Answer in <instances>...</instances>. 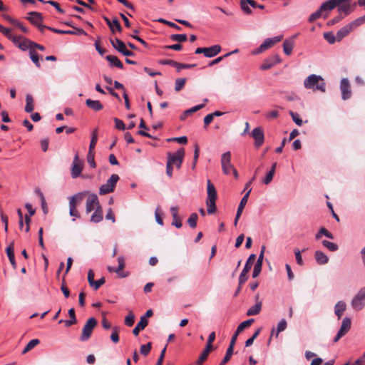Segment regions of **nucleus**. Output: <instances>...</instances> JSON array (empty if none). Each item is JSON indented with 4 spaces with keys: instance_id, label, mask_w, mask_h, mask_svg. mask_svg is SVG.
I'll use <instances>...</instances> for the list:
<instances>
[{
    "instance_id": "obj_22",
    "label": "nucleus",
    "mask_w": 365,
    "mask_h": 365,
    "mask_svg": "<svg viewBox=\"0 0 365 365\" xmlns=\"http://www.w3.org/2000/svg\"><path fill=\"white\" fill-rule=\"evenodd\" d=\"M85 192H78L69 197V207H76L81 203Z\"/></svg>"
},
{
    "instance_id": "obj_18",
    "label": "nucleus",
    "mask_w": 365,
    "mask_h": 365,
    "mask_svg": "<svg viewBox=\"0 0 365 365\" xmlns=\"http://www.w3.org/2000/svg\"><path fill=\"white\" fill-rule=\"evenodd\" d=\"M6 255L9 257V262L12 265V267L16 269V262L15 260L14 255V242H11L9 245L6 249Z\"/></svg>"
},
{
    "instance_id": "obj_39",
    "label": "nucleus",
    "mask_w": 365,
    "mask_h": 365,
    "mask_svg": "<svg viewBox=\"0 0 365 365\" xmlns=\"http://www.w3.org/2000/svg\"><path fill=\"white\" fill-rule=\"evenodd\" d=\"M118 267L115 269V272L118 274L120 275V277H126V274H120V272L124 269L125 267V259L123 257H119L118 258Z\"/></svg>"
},
{
    "instance_id": "obj_37",
    "label": "nucleus",
    "mask_w": 365,
    "mask_h": 365,
    "mask_svg": "<svg viewBox=\"0 0 365 365\" xmlns=\"http://www.w3.org/2000/svg\"><path fill=\"white\" fill-rule=\"evenodd\" d=\"M262 309V302H259L254 306L251 307L247 312V316H254L258 314Z\"/></svg>"
},
{
    "instance_id": "obj_31",
    "label": "nucleus",
    "mask_w": 365,
    "mask_h": 365,
    "mask_svg": "<svg viewBox=\"0 0 365 365\" xmlns=\"http://www.w3.org/2000/svg\"><path fill=\"white\" fill-rule=\"evenodd\" d=\"M346 305L345 302L339 301L336 303L334 307V312L339 319L343 315L344 312L346 310Z\"/></svg>"
},
{
    "instance_id": "obj_16",
    "label": "nucleus",
    "mask_w": 365,
    "mask_h": 365,
    "mask_svg": "<svg viewBox=\"0 0 365 365\" xmlns=\"http://www.w3.org/2000/svg\"><path fill=\"white\" fill-rule=\"evenodd\" d=\"M281 59L279 55L274 54L264 61L262 64L260 66V69L263 71L270 69L275 64L279 63Z\"/></svg>"
},
{
    "instance_id": "obj_12",
    "label": "nucleus",
    "mask_w": 365,
    "mask_h": 365,
    "mask_svg": "<svg viewBox=\"0 0 365 365\" xmlns=\"http://www.w3.org/2000/svg\"><path fill=\"white\" fill-rule=\"evenodd\" d=\"M98 207H101L98 200V197L96 194H90L86 204V212L89 213L93 210H96Z\"/></svg>"
},
{
    "instance_id": "obj_29",
    "label": "nucleus",
    "mask_w": 365,
    "mask_h": 365,
    "mask_svg": "<svg viewBox=\"0 0 365 365\" xmlns=\"http://www.w3.org/2000/svg\"><path fill=\"white\" fill-rule=\"evenodd\" d=\"M250 192H251V189H249L247 190V192H246V194L241 199V201H240V202L239 204V206H238V208H237V213H238V215H242V213L243 212V210H244L246 204L247 203L248 198H249Z\"/></svg>"
},
{
    "instance_id": "obj_49",
    "label": "nucleus",
    "mask_w": 365,
    "mask_h": 365,
    "mask_svg": "<svg viewBox=\"0 0 365 365\" xmlns=\"http://www.w3.org/2000/svg\"><path fill=\"white\" fill-rule=\"evenodd\" d=\"M216 201H209L206 200V205L207 207V213L208 214H213L216 211Z\"/></svg>"
},
{
    "instance_id": "obj_33",
    "label": "nucleus",
    "mask_w": 365,
    "mask_h": 365,
    "mask_svg": "<svg viewBox=\"0 0 365 365\" xmlns=\"http://www.w3.org/2000/svg\"><path fill=\"white\" fill-rule=\"evenodd\" d=\"M103 210L101 207H98V208L95 210L93 214L91 215V221L94 223L100 222L103 220Z\"/></svg>"
},
{
    "instance_id": "obj_62",
    "label": "nucleus",
    "mask_w": 365,
    "mask_h": 365,
    "mask_svg": "<svg viewBox=\"0 0 365 365\" xmlns=\"http://www.w3.org/2000/svg\"><path fill=\"white\" fill-rule=\"evenodd\" d=\"M112 28L115 30V32L117 31L118 32H121L122 31V27L120 24V22L118 20L117 18H114L113 20H112Z\"/></svg>"
},
{
    "instance_id": "obj_41",
    "label": "nucleus",
    "mask_w": 365,
    "mask_h": 365,
    "mask_svg": "<svg viewBox=\"0 0 365 365\" xmlns=\"http://www.w3.org/2000/svg\"><path fill=\"white\" fill-rule=\"evenodd\" d=\"M29 56H30V58H31V61L36 65V66L38 67V68H40L41 67V64L39 63L38 55L35 51V50L30 49V51H29Z\"/></svg>"
},
{
    "instance_id": "obj_52",
    "label": "nucleus",
    "mask_w": 365,
    "mask_h": 365,
    "mask_svg": "<svg viewBox=\"0 0 365 365\" xmlns=\"http://www.w3.org/2000/svg\"><path fill=\"white\" fill-rule=\"evenodd\" d=\"M119 327H115L113 329V332L110 335V339L113 343H118L119 341Z\"/></svg>"
},
{
    "instance_id": "obj_11",
    "label": "nucleus",
    "mask_w": 365,
    "mask_h": 365,
    "mask_svg": "<svg viewBox=\"0 0 365 365\" xmlns=\"http://www.w3.org/2000/svg\"><path fill=\"white\" fill-rule=\"evenodd\" d=\"M351 321L349 317H345L341 323V327L334 338L333 341L336 343L342 336H344L351 329Z\"/></svg>"
},
{
    "instance_id": "obj_55",
    "label": "nucleus",
    "mask_w": 365,
    "mask_h": 365,
    "mask_svg": "<svg viewBox=\"0 0 365 365\" xmlns=\"http://www.w3.org/2000/svg\"><path fill=\"white\" fill-rule=\"evenodd\" d=\"M168 142H178L180 144H186L187 143V138L186 136L173 138L167 139Z\"/></svg>"
},
{
    "instance_id": "obj_21",
    "label": "nucleus",
    "mask_w": 365,
    "mask_h": 365,
    "mask_svg": "<svg viewBox=\"0 0 365 365\" xmlns=\"http://www.w3.org/2000/svg\"><path fill=\"white\" fill-rule=\"evenodd\" d=\"M170 212L173 217L172 225L177 228H180L182 225L180 217L178 216V207L173 206L170 208Z\"/></svg>"
},
{
    "instance_id": "obj_6",
    "label": "nucleus",
    "mask_w": 365,
    "mask_h": 365,
    "mask_svg": "<svg viewBox=\"0 0 365 365\" xmlns=\"http://www.w3.org/2000/svg\"><path fill=\"white\" fill-rule=\"evenodd\" d=\"M256 259V255L255 254H252L250 255V257H248L246 263H245V265L239 277V279H240V288L245 283V282L247 280V273L250 272V270L251 269L254 262H255V260Z\"/></svg>"
},
{
    "instance_id": "obj_14",
    "label": "nucleus",
    "mask_w": 365,
    "mask_h": 365,
    "mask_svg": "<svg viewBox=\"0 0 365 365\" xmlns=\"http://www.w3.org/2000/svg\"><path fill=\"white\" fill-rule=\"evenodd\" d=\"M341 98L344 101L348 100L351 96V85L347 78H342L340 83Z\"/></svg>"
},
{
    "instance_id": "obj_20",
    "label": "nucleus",
    "mask_w": 365,
    "mask_h": 365,
    "mask_svg": "<svg viewBox=\"0 0 365 365\" xmlns=\"http://www.w3.org/2000/svg\"><path fill=\"white\" fill-rule=\"evenodd\" d=\"M33 25L38 26L41 24L43 17L41 13L37 11H31L29 13V16L26 18Z\"/></svg>"
},
{
    "instance_id": "obj_25",
    "label": "nucleus",
    "mask_w": 365,
    "mask_h": 365,
    "mask_svg": "<svg viewBox=\"0 0 365 365\" xmlns=\"http://www.w3.org/2000/svg\"><path fill=\"white\" fill-rule=\"evenodd\" d=\"M148 324V321L145 319V317H141L140 322L137 324L136 327L133 329V334L135 336H138L141 330H143Z\"/></svg>"
},
{
    "instance_id": "obj_7",
    "label": "nucleus",
    "mask_w": 365,
    "mask_h": 365,
    "mask_svg": "<svg viewBox=\"0 0 365 365\" xmlns=\"http://www.w3.org/2000/svg\"><path fill=\"white\" fill-rule=\"evenodd\" d=\"M283 38L282 35L267 38L254 52V54H258L264 52L268 48L272 47L275 43L281 41Z\"/></svg>"
},
{
    "instance_id": "obj_15",
    "label": "nucleus",
    "mask_w": 365,
    "mask_h": 365,
    "mask_svg": "<svg viewBox=\"0 0 365 365\" xmlns=\"http://www.w3.org/2000/svg\"><path fill=\"white\" fill-rule=\"evenodd\" d=\"M252 137L255 140V145L257 148L260 147L264 140L263 129L261 127L255 128L252 132Z\"/></svg>"
},
{
    "instance_id": "obj_38",
    "label": "nucleus",
    "mask_w": 365,
    "mask_h": 365,
    "mask_svg": "<svg viewBox=\"0 0 365 365\" xmlns=\"http://www.w3.org/2000/svg\"><path fill=\"white\" fill-rule=\"evenodd\" d=\"M32 41L29 38H24L21 41V43L19 45V48L22 51H26L27 49H32Z\"/></svg>"
},
{
    "instance_id": "obj_19",
    "label": "nucleus",
    "mask_w": 365,
    "mask_h": 365,
    "mask_svg": "<svg viewBox=\"0 0 365 365\" xmlns=\"http://www.w3.org/2000/svg\"><path fill=\"white\" fill-rule=\"evenodd\" d=\"M207 200L216 201L217 191H216V189H215L214 185L211 182V181L210 180H207Z\"/></svg>"
},
{
    "instance_id": "obj_35",
    "label": "nucleus",
    "mask_w": 365,
    "mask_h": 365,
    "mask_svg": "<svg viewBox=\"0 0 365 365\" xmlns=\"http://www.w3.org/2000/svg\"><path fill=\"white\" fill-rule=\"evenodd\" d=\"M106 59L109 61L111 66H115L120 69L123 68V65L121 61L115 56L108 55Z\"/></svg>"
},
{
    "instance_id": "obj_57",
    "label": "nucleus",
    "mask_w": 365,
    "mask_h": 365,
    "mask_svg": "<svg viewBox=\"0 0 365 365\" xmlns=\"http://www.w3.org/2000/svg\"><path fill=\"white\" fill-rule=\"evenodd\" d=\"M290 115L293 121L297 125L301 126L302 125V120L299 118V115L297 113H294L293 111L289 112Z\"/></svg>"
},
{
    "instance_id": "obj_10",
    "label": "nucleus",
    "mask_w": 365,
    "mask_h": 365,
    "mask_svg": "<svg viewBox=\"0 0 365 365\" xmlns=\"http://www.w3.org/2000/svg\"><path fill=\"white\" fill-rule=\"evenodd\" d=\"M110 43L113 47L116 49L118 52L121 53L125 56H133L135 53L126 48V46L123 41L119 38L110 39Z\"/></svg>"
},
{
    "instance_id": "obj_56",
    "label": "nucleus",
    "mask_w": 365,
    "mask_h": 365,
    "mask_svg": "<svg viewBox=\"0 0 365 365\" xmlns=\"http://www.w3.org/2000/svg\"><path fill=\"white\" fill-rule=\"evenodd\" d=\"M36 192L38 193L40 198H41V207H42L43 212L44 214H46L48 212V207L46 205L45 197L41 191L37 190Z\"/></svg>"
},
{
    "instance_id": "obj_53",
    "label": "nucleus",
    "mask_w": 365,
    "mask_h": 365,
    "mask_svg": "<svg viewBox=\"0 0 365 365\" xmlns=\"http://www.w3.org/2000/svg\"><path fill=\"white\" fill-rule=\"evenodd\" d=\"M170 38L173 41L178 42H185L187 41V38L186 34H173L171 35Z\"/></svg>"
},
{
    "instance_id": "obj_23",
    "label": "nucleus",
    "mask_w": 365,
    "mask_h": 365,
    "mask_svg": "<svg viewBox=\"0 0 365 365\" xmlns=\"http://www.w3.org/2000/svg\"><path fill=\"white\" fill-rule=\"evenodd\" d=\"M221 51L220 45H214L210 47H205V56L207 58H212L217 56Z\"/></svg>"
},
{
    "instance_id": "obj_34",
    "label": "nucleus",
    "mask_w": 365,
    "mask_h": 365,
    "mask_svg": "<svg viewBox=\"0 0 365 365\" xmlns=\"http://www.w3.org/2000/svg\"><path fill=\"white\" fill-rule=\"evenodd\" d=\"M26 106L25 111L26 113H31L34 109V101L31 95L27 94L26 96Z\"/></svg>"
},
{
    "instance_id": "obj_9",
    "label": "nucleus",
    "mask_w": 365,
    "mask_h": 365,
    "mask_svg": "<svg viewBox=\"0 0 365 365\" xmlns=\"http://www.w3.org/2000/svg\"><path fill=\"white\" fill-rule=\"evenodd\" d=\"M352 307L356 310H361L365 307V287L361 288L351 302Z\"/></svg>"
},
{
    "instance_id": "obj_64",
    "label": "nucleus",
    "mask_w": 365,
    "mask_h": 365,
    "mask_svg": "<svg viewBox=\"0 0 365 365\" xmlns=\"http://www.w3.org/2000/svg\"><path fill=\"white\" fill-rule=\"evenodd\" d=\"M161 210H160V207H157L155 211V220H156V222L160 225H163V219H162V217H161Z\"/></svg>"
},
{
    "instance_id": "obj_2",
    "label": "nucleus",
    "mask_w": 365,
    "mask_h": 365,
    "mask_svg": "<svg viewBox=\"0 0 365 365\" xmlns=\"http://www.w3.org/2000/svg\"><path fill=\"white\" fill-rule=\"evenodd\" d=\"M221 165L222 172L225 175H230L231 173L235 178H238V173L235 167L231 164V153L227 151L221 156Z\"/></svg>"
},
{
    "instance_id": "obj_48",
    "label": "nucleus",
    "mask_w": 365,
    "mask_h": 365,
    "mask_svg": "<svg viewBox=\"0 0 365 365\" xmlns=\"http://www.w3.org/2000/svg\"><path fill=\"white\" fill-rule=\"evenodd\" d=\"M324 38L331 44L335 43L336 39V35L334 36V34L332 32H326L324 34Z\"/></svg>"
},
{
    "instance_id": "obj_54",
    "label": "nucleus",
    "mask_w": 365,
    "mask_h": 365,
    "mask_svg": "<svg viewBox=\"0 0 365 365\" xmlns=\"http://www.w3.org/2000/svg\"><path fill=\"white\" fill-rule=\"evenodd\" d=\"M249 4L247 3V0H241L240 1V7L241 9L247 14H250L252 13V10L249 7Z\"/></svg>"
},
{
    "instance_id": "obj_40",
    "label": "nucleus",
    "mask_w": 365,
    "mask_h": 365,
    "mask_svg": "<svg viewBox=\"0 0 365 365\" xmlns=\"http://www.w3.org/2000/svg\"><path fill=\"white\" fill-rule=\"evenodd\" d=\"M186 81L187 80L185 78H177L175 82V91L176 92L181 91L185 86Z\"/></svg>"
},
{
    "instance_id": "obj_8",
    "label": "nucleus",
    "mask_w": 365,
    "mask_h": 365,
    "mask_svg": "<svg viewBox=\"0 0 365 365\" xmlns=\"http://www.w3.org/2000/svg\"><path fill=\"white\" fill-rule=\"evenodd\" d=\"M83 169V161L81 160L78 157V153H76L72 163L71 169V175L73 178H76L81 176V172Z\"/></svg>"
},
{
    "instance_id": "obj_30",
    "label": "nucleus",
    "mask_w": 365,
    "mask_h": 365,
    "mask_svg": "<svg viewBox=\"0 0 365 365\" xmlns=\"http://www.w3.org/2000/svg\"><path fill=\"white\" fill-rule=\"evenodd\" d=\"M314 257L317 263L319 264H325L329 261V257L322 251H316Z\"/></svg>"
},
{
    "instance_id": "obj_51",
    "label": "nucleus",
    "mask_w": 365,
    "mask_h": 365,
    "mask_svg": "<svg viewBox=\"0 0 365 365\" xmlns=\"http://www.w3.org/2000/svg\"><path fill=\"white\" fill-rule=\"evenodd\" d=\"M151 348H152V343L148 342L147 344L142 345L140 346V351L143 355L147 356L150 353Z\"/></svg>"
},
{
    "instance_id": "obj_5",
    "label": "nucleus",
    "mask_w": 365,
    "mask_h": 365,
    "mask_svg": "<svg viewBox=\"0 0 365 365\" xmlns=\"http://www.w3.org/2000/svg\"><path fill=\"white\" fill-rule=\"evenodd\" d=\"M118 180L119 176L117 174L111 175L106 182L100 187L99 194L103 195L113 192Z\"/></svg>"
},
{
    "instance_id": "obj_24",
    "label": "nucleus",
    "mask_w": 365,
    "mask_h": 365,
    "mask_svg": "<svg viewBox=\"0 0 365 365\" xmlns=\"http://www.w3.org/2000/svg\"><path fill=\"white\" fill-rule=\"evenodd\" d=\"M295 38L296 36H293L291 38L285 40L283 43V51L287 56L290 55L292 52Z\"/></svg>"
},
{
    "instance_id": "obj_43",
    "label": "nucleus",
    "mask_w": 365,
    "mask_h": 365,
    "mask_svg": "<svg viewBox=\"0 0 365 365\" xmlns=\"http://www.w3.org/2000/svg\"><path fill=\"white\" fill-rule=\"evenodd\" d=\"M135 322V315L132 311H129L125 318V324L128 327H132Z\"/></svg>"
},
{
    "instance_id": "obj_61",
    "label": "nucleus",
    "mask_w": 365,
    "mask_h": 365,
    "mask_svg": "<svg viewBox=\"0 0 365 365\" xmlns=\"http://www.w3.org/2000/svg\"><path fill=\"white\" fill-rule=\"evenodd\" d=\"M114 122H115V128L116 129H118L120 130H124L125 129V125L123 120H121L117 118H115Z\"/></svg>"
},
{
    "instance_id": "obj_59",
    "label": "nucleus",
    "mask_w": 365,
    "mask_h": 365,
    "mask_svg": "<svg viewBox=\"0 0 365 365\" xmlns=\"http://www.w3.org/2000/svg\"><path fill=\"white\" fill-rule=\"evenodd\" d=\"M158 21L160 22V23H163V24H164L165 25H168L170 27L174 28V29H175L178 31H180L182 29L180 26H179L178 25L175 24V23L171 22V21H168L165 20L163 19H159Z\"/></svg>"
},
{
    "instance_id": "obj_63",
    "label": "nucleus",
    "mask_w": 365,
    "mask_h": 365,
    "mask_svg": "<svg viewBox=\"0 0 365 365\" xmlns=\"http://www.w3.org/2000/svg\"><path fill=\"white\" fill-rule=\"evenodd\" d=\"M274 175V173H273V170H269L267 173L266 177L262 180V182L265 185L270 183L273 179Z\"/></svg>"
},
{
    "instance_id": "obj_4",
    "label": "nucleus",
    "mask_w": 365,
    "mask_h": 365,
    "mask_svg": "<svg viewBox=\"0 0 365 365\" xmlns=\"http://www.w3.org/2000/svg\"><path fill=\"white\" fill-rule=\"evenodd\" d=\"M168 162L173 164L176 167L177 169H180L183 162L185 156V149L181 148L178 149L175 153L168 152Z\"/></svg>"
},
{
    "instance_id": "obj_60",
    "label": "nucleus",
    "mask_w": 365,
    "mask_h": 365,
    "mask_svg": "<svg viewBox=\"0 0 365 365\" xmlns=\"http://www.w3.org/2000/svg\"><path fill=\"white\" fill-rule=\"evenodd\" d=\"M208 355L209 354L203 350L196 361V365H202L207 360Z\"/></svg>"
},
{
    "instance_id": "obj_3",
    "label": "nucleus",
    "mask_w": 365,
    "mask_h": 365,
    "mask_svg": "<svg viewBox=\"0 0 365 365\" xmlns=\"http://www.w3.org/2000/svg\"><path fill=\"white\" fill-rule=\"evenodd\" d=\"M96 325H97V320L94 317L89 318L86 321V324H84V326L82 329V332L80 336V341H88L91 338L93 331L94 328L96 327Z\"/></svg>"
},
{
    "instance_id": "obj_58",
    "label": "nucleus",
    "mask_w": 365,
    "mask_h": 365,
    "mask_svg": "<svg viewBox=\"0 0 365 365\" xmlns=\"http://www.w3.org/2000/svg\"><path fill=\"white\" fill-rule=\"evenodd\" d=\"M200 155V148L197 143L195 144V151H194V157H193V164H192V169L195 168L197 159L199 158Z\"/></svg>"
},
{
    "instance_id": "obj_28",
    "label": "nucleus",
    "mask_w": 365,
    "mask_h": 365,
    "mask_svg": "<svg viewBox=\"0 0 365 365\" xmlns=\"http://www.w3.org/2000/svg\"><path fill=\"white\" fill-rule=\"evenodd\" d=\"M350 1L351 0H329L324 2V7L327 6V9L331 11L336 6H339L344 3H349Z\"/></svg>"
},
{
    "instance_id": "obj_17",
    "label": "nucleus",
    "mask_w": 365,
    "mask_h": 365,
    "mask_svg": "<svg viewBox=\"0 0 365 365\" xmlns=\"http://www.w3.org/2000/svg\"><path fill=\"white\" fill-rule=\"evenodd\" d=\"M354 29H355L351 23L342 27L336 32L337 41H340L344 37L346 36Z\"/></svg>"
},
{
    "instance_id": "obj_36",
    "label": "nucleus",
    "mask_w": 365,
    "mask_h": 365,
    "mask_svg": "<svg viewBox=\"0 0 365 365\" xmlns=\"http://www.w3.org/2000/svg\"><path fill=\"white\" fill-rule=\"evenodd\" d=\"M234 346H235L230 344V346H228V348L226 351L225 356H224L222 361L219 364V365H225L230 360V359L233 354Z\"/></svg>"
},
{
    "instance_id": "obj_47",
    "label": "nucleus",
    "mask_w": 365,
    "mask_h": 365,
    "mask_svg": "<svg viewBox=\"0 0 365 365\" xmlns=\"http://www.w3.org/2000/svg\"><path fill=\"white\" fill-rule=\"evenodd\" d=\"M322 245L331 252L336 251L339 248L336 244L327 240H323Z\"/></svg>"
},
{
    "instance_id": "obj_1",
    "label": "nucleus",
    "mask_w": 365,
    "mask_h": 365,
    "mask_svg": "<svg viewBox=\"0 0 365 365\" xmlns=\"http://www.w3.org/2000/svg\"><path fill=\"white\" fill-rule=\"evenodd\" d=\"M304 86L307 89L312 90L313 91H319L325 92L326 83L324 78L321 76L316 74H311L305 78L304 81Z\"/></svg>"
},
{
    "instance_id": "obj_32",
    "label": "nucleus",
    "mask_w": 365,
    "mask_h": 365,
    "mask_svg": "<svg viewBox=\"0 0 365 365\" xmlns=\"http://www.w3.org/2000/svg\"><path fill=\"white\" fill-rule=\"evenodd\" d=\"M352 10L350 2L342 4L338 7L339 14L343 15L344 17L349 14Z\"/></svg>"
},
{
    "instance_id": "obj_27",
    "label": "nucleus",
    "mask_w": 365,
    "mask_h": 365,
    "mask_svg": "<svg viewBox=\"0 0 365 365\" xmlns=\"http://www.w3.org/2000/svg\"><path fill=\"white\" fill-rule=\"evenodd\" d=\"M329 11V10L327 9V6L324 7V3H323L317 11L314 12L313 14H312L309 16V22L314 21L315 20H317L322 16V14L324 11Z\"/></svg>"
},
{
    "instance_id": "obj_45",
    "label": "nucleus",
    "mask_w": 365,
    "mask_h": 365,
    "mask_svg": "<svg viewBox=\"0 0 365 365\" xmlns=\"http://www.w3.org/2000/svg\"><path fill=\"white\" fill-rule=\"evenodd\" d=\"M287 323L284 319H282L277 324V331H276V336L277 337L279 334L283 331H284L287 328Z\"/></svg>"
},
{
    "instance_id": "obj_42",
    "label": "nucleus",
    "mask_w": 365,
    "mask_h": 365,
    "mask_svg": "<svg viewBox=\"0 0 365 365\" xmlns=\"http://www.w3.org/2000/svg\"><path fill=\"white\" fill-rule=\"evenodd\" d=\"M98 141V130L95 129L92 133V137L89 145V150L94 151V148Z\"/></svg>"
},
{
    "instance_id": "obj_46",
    "label": "nucleus",
    "mask_w": 365,
    "mask_h": 365,
    "mask_svg": "<svg viewBox=\"0 0 365 365\" xmlns=\"http://www.w3.org/2000/svg\"><path fill=\"white\" fill-rule=\"evenodd\" d=\"M198 216L196 213H192L187 219V223L192 228H195Z\"/></svg>"
},
{
    "instance_id": "obj_44",
    "label": "nucleus",
    "mask_w": 365,
    "mask_h": 365,
    "mask_svg": "<svg viewBox=\"0 0 365 365\" xmlns=\"http://www.w3.org/2000/svg\"><path fill=\"white\" fill-rule=\"evenodd\" d=\"M95 152L92 150H88V155H87V162L90 165V166L93 168H95L96 167V163L95 162Z\"/></svg>"
},
{
    "instance_id": "obj_26",
    "label": "nucleus",
    "mask_w": 365,
    "mask_h": 365,
    "mask_svg": "<svg viewBox=\"0 0 365 365\" xmlns=\"http://www.w3.org/2000/svg\"><path fill=\"white\" fill-rule=\"evenodd\" d=\"M86 105L91 109L95 111L101 110L103 108V106L99 101H94L91 99H87L86 101Z\"/></svg>"
},
{
    "instance_id": "obj_50",
    "label": "nucleus",
    "mask_w": 365,
    "mask_h": 365,
    "mask_svg": "<svg viewBox=\"0 0 365 365\" xmlns=\"http://www.w3.org/2000/svg\"><path fill=\"white\" fill-rule=\"evenodd\" d=\"M106 282L105 277H101L100 279L95 281L93 283H91L90 285L91 287L93 288L94 290H98L103 284H104Z\"/></svg>"
},
{
    "instance_id": "obj_13",
    "label": "nucleus",
    "mask_w": 365,
    "mask_h": 365,
    "mask_svg": "<svg viewBox=\"0 0 365 365\" xmlns=\"http://www.w3.org/2000/svg\"><path fill=\"white\" fill-rule=\"evenodd\" d=\"M254 321H255L254 319H247L246 321H244V322H241L239 324V326L237 327L235 334L232 336V339H231V341H230V344L235 346L238 335L240 334H241V332L244 329H245L246 328H248L249 327H250L252 325V324L254 322Z\"/></svg>"
}]
</instances>
